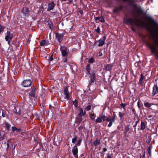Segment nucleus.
I'll use <instances>...</instances> for the list:
<instances>
[{"mask_svg": "<svg viewBox=\"0 0 158 158\" xmlns=\"http://www.w3.org/2000/svg\"><path fill=\"white\" fill-rule=\"evenodd\" d=\"M122 7L121 6H119L116 7L113 10V11L115 13H117L120 11L122 9Z\"/></svg>", "mask_w": 158, "mask_h": 158, "instance_id": "obj_17", "label": "nucleus"}, {"mask_svg": "<svg viewBox=\"0 0 158 158\" xmlns=\"http://www.w3.org/2000/svg\"><path fill=\"white\" fill-rule=\"evenodd\" d=\"M124 115V114L122 113L121 112H119V116L121 118H122Z\"/></svg>", "mask_w": 158, "mask_h": 158, "instance_id": "obj_37", "label": "nucleus"}, {"mask_svg": "<svg viewBox=\"0 0 158 158\" xmlns=\"http://www.w3.org/2000/svg\"><path fill=\"white\" fill-rule=\"evenodd\" d=\"M80 13H81V14H82V13H83V11H82V10L80 11Z\"/></svg>", "mask_w": 158, "mask_h": 158, "instance_id": "obj_52", "label": "nucleus"}, {"mask_svg": "<svg viewBox=\"0 0 158 158\" xmlns=\"http://www.w3.org/2000/svg\"><path fill=\"white\" fill-rule=\"evenodd\" d=\"M143 11L141 8L136 6L134 8L132 12L133 17L135 18L134 19L132 18L125 19L124 20L125 23L128 24L130 23L131 24H135L136 26H139V24L138 22H141L140 20L138 19V18L140 15L143 14Z\"/></svg>", "mask_w": 158, "mask_h": 158, "instance_id": "obj_1", "label": "nucleus"}, {"mask_svg": "<svg viewBox=\"0 0 158 158\" xmlns=\"http://www.w3.org/2000/svg\"><path fill=\"white\" fill-rule=\"evenodd\" d=\"M5 128L6 129L8 130H9L10 129V125L7 123H5Z\"/></svg>", "mask_w": 158, "mask_h": 158, "instance_id": "obj_23", "label": "nucleus"}, {"mask_svg": "<svg viewBox=\"0 0 158 158\" xmlns=\"http://www.w3.org/2000/svg\"><path fill=\"white\" fill-rule=\"evenodd\" d=\"M146 19L149 21V24L153 27L156 29V33L158 35V25L157 23L155 22L152 18L149 16H147ZM153 40L156 46L158 47V38H154Z\"/></svg>", "mask_w": 158, "mask_h": 158, "instance_id": "obj_2", "label": "nucleus"}, {"mask_svg": "<svg viewBox=\"0 0 158 158\" xmlns=\"http://www.w3.org/2000/svg\"><path fill=\"white\" fill-rule=\"evenodd\" d=\"M48 44V43L45 40H43L40 42V46H44Z\"/></svg>", "mask_w": 158, "mask_h": 158, "instance_id": "obj_16", "label": "nucleus"}, {"mask_svg": "<svg viewBox=\"0 0 158 158\" xmlns=\"http://www.w3.org/2000/svg\"><path fill=\"white\" fill-rule=\"evenodd\" d=\"M49 26L50 29L52 30L53 28V27L52 23H50L48 24Z\"/></svg>", "mask_w": 158, "mask_h": 158, "instance_id": "obj_33", "label": "nucleus"}, {"mask_svg": "<svg viewBox=\"0 0 158 158\" xmlns=\"http://www.w3.org/2000/svg\"><path fill=\"white\" fill-rule=\"evenodd\" d=\"M106 39V37L104 36L99 41L95 42L94 44L96 45L97 44L99 47L102 46L104 44Z\"/></svg>", "mask_w": 158, "mask_h": 158, "instance_id": "obj_5", "label": "nucleus"}, {"mask_svg": "<svg viewBox=\"0 0 158 158\" xmlns=\"http://www.w3.org/2000/svg\"><path fill=\"white\" fill-rule=\"evenodd\" d=\"M131 28L132 31H135V30H134V29L133 28V27H132Z\"/></svg>", "mask_w": 158, "mask_h": 158, "instance_id": "obj_54", "label": "nucleus"}, {"mask_svg": "<svg viewBox=\"0 0 158 158\" xmlns=\"http://www.w3.org/2000/svg\"><path fill=\"white\" fill-rule=\"evenodd\" d=\"M91 108V106L90 105H88L86 108V110L88 111Z\"/></svg>", "mask_w": 158, "mask_h": 158, "instance_id": "obj_36", "label": "nucleus"}, {"mask_svg": "<svg viewBox=\"0 0 158 158\" xmlns=\"http://www.w3.org/2000/svg\"><path fill=\"white\" fill-rule=\"evenodd\" d=\"M29 10L28 8L26 7H24L22 10V12L25 15H27L29 12Z\"/></svg>", "mask_w": 158, "mask_h": 158, "instance_id": "obj_14", "label": "nucleus"}, {"mask_svg": "<svg viewBox=\"0 0 158 158\" xmlns=\"http://www.w3.org/2000/svg\"><path fill=\"white\" fill-rule=\"evenodd\" d=\"M2 116L3 117H5V116H6V114H5L2 111Z\"/></svg>", "mask_w": 158, "mask_h": 158, "instance_id": "obj_45", "label": "nucleus"}, {"mask_svg": "<svg viewBox=\"0 0 158 158\" xmlns=\"http://www.w3.org/2000/svg\"><path fill=\"white\" fill-rule=\"evenodd\" d=\"M95 20L96 21L99 20L102 22H105L104 19L102 17H97L95 18Z\"/></svg>", "mask_w": 158, "mask_h": 158, "instance_id": "obj_18", "label": "nucleus"}, {"mask_svg": "<svg viewBox=\"0 0 158 158\" xmlns=\"http://www.w3.org/2000/svg\"><path fill=\"white\" fill-rule=\"evenodd\" d=\"M5 137L3 135H2L0 133V141H2L4 139Z\"/></svg>", "mask_w": 158, "mask_h": 158, "instance_id": "obj_28", "label": "nucleus"}, {"mask_svg": "<svg viewBox=\"0 0 158 158\" xmlns=\"http://www.w3.org/2000/svg\"><path fill=\"white\" fill-rule=\"evenodd\" d=\"M88 71V73L91 76H92V82H94V80L95 79V74L93 72L92 73V74H91L90 72V68H88V69H86Z\"/></svg>", "mask_w": 158, "mask_h": 158, "instance_id": "obj_15", "label": "nucleus"}, {"mask_svg": "<svg viewBox=\"0 0 158 158\" xmlns=\"http://www.w3.org/2000/svg\"><path fill=\"white\" fill-rule=\"evenodd\" d=\"M113 65L112 64H107L105 67V69L108 71H110L112 69Z\"/></svg>", "mask_w": 158, "mask_h": 158, "instance_id": "obj_19", "label": "nucleus"}, {"mask_svg": "<svg viewBox=\"0 0 158 158\" xmlns=\"http://www.w3.org/2000/svg\"><path fill=\"white\" fill-rule=\"evenodd\" d=\"M21 131V130L20 129H18L17 128L16 130V131Z\"/></svg>", "mask_w": 158, "mask_h": 158, "instance_id": "obj_48", "label": "nucleus"}, {"mask_svg": "<svg viewBox=\"0 0 158 158\" xmlns=\"http://www.w3.org/2000/svg\"><path fill=\"white\" fill-rule=\"evenodd\" d=\"M143 26H144V27H145V23H143Z\"/></svg>", "mask_w": 158, "mask_h": 158, "instance_id": "obj_58", "label": "nucleus"}, {"mask_svg": "<svg viewBox=\"0 0 158 158\" xmlns=\"http://www.w3.org/2000/svg\"><path fill=\"white\" fill-rule=\"evenodd\" d=\"M158 93V87L156 85L154 86L152 89V96H154Z\"/></svg>", "mask_w": 158, "mask_h": 158, "instance_id": "obj_8", "label": "nucleus"}, {"mask_svg": "<svg viewBox=\"0 0 158 158\" xmlns=\"http://www.w3.org/2000/svg\"><path fill=\"white\" fill-rule=\"evenodd\" d=\"M147 44V46L150 49L151 52L153 53L155 56L158 58V50L155 46L150 43H148Z\"/></svg>", "mask_w": 158, "mask_h": 158, "instance_id": "obj_3", "label": "nucleus"}, {"mask_svg": "<svg viewBox=\"0 0 158 158\" xmlns=\"http://www.w3.org/2000/svg\"><path fill=\"white\" fill-rule=\"evenodd\" d=\"M81 139H79L78 140V142H77V146H79L80 145V143H81Z\"/></svg>", "mask_w": 158, "mask_h": 158, "instance_id": "obj_35", "label": "nucleus"}, {"mask_svg": "<svg viewBox=\"0 0 158 158\" xmlns=\"http://www.w3.org/2000/svg\"><path fill=\"white\" fill-rule=\"evenodd\" d=\"M90 66V64H88L87 65V66L86 67V69H88V68H89Z\"/></svg>", "mask_w": 158, "mask_h": 158, "instance_id": "obj_49", "label": "nucleus"}, {"mask_svg": "<svg viewBox=\"0 0 158 158\" xmlns=\"http://www.w3.org/2000/svg\"><path fill=\"white\" fill-rule=\"evenodd\" d=\"M77 137L75 136L74 138H73L72 139V142L73 143H75L77 140Z\"/></svg>", "mask_w": 158, "mask_h": 158, "instance_id": "obj_29", "label": "nucleus"}, {"mask_svg": "<svg viewBox=\"0 0 158 158\" xmlns=\"http://www.w3.org/2000/svg\"><path fill=\"white\" fill-rule=\"evenodd\" d=\"M61 53L63 56H65L67 54L66 49H63L61 50Z\"/></svg>", "mask_w": 158, "mask_h": 158, "instance_id": "obj_22", "label": "nucleus"}, {"mask_svg": "<svg viewBox=\"0 0 158 158\" xmlns=\"http://www.w3.org/2000/svg\"><path fill=\"white\" fill-rule=\"evenodd\" d=\"M56 38L58 41L60 42L62 40L63 37V35L61 34L56 33Z\"/></svg>", "mask_w": 158, "mask_h": 158, "instance_id": "obj_10", "label": "nucleus"}, {"mask_svg": "<svg viewBox=\"0 0 158 158\" xmlns=\"http://www.w3.org/2000/svg\"><path fill=\"white\" fill-rule=\"evenodd\" d=\"M12 130L13 131H15L16 130L17 128L15 127H12Z\"/></svg>", "mask_w": 158, "mask_h": 158, "instance_id": "obj_42", "label": "nucleus"}, {"mask_svg": "<svg viewBox=\"0 0 158 158\" xmlns=\"http://www.w3.org/2000/svg\"><path fill=\"white\" fill-rule=\"evenodd\" d=\"M144 105L145 107H150L151 106V104L148 102H144Z\"/></svg>", "mask_w": 158, "mask_h": 158, "instance_id": "obj_27", "label": "nucleus"}, {"mask_svg": "<svg viewBox=\"0 0 158 158\" xmlns=\"http://www.w3.org/2000/svg\"><path fill=\"white\" fill-rule=\"evenodd\" d=\"M148 153L150 154L151 153V150L149 148H148Z\"/></svg>", "mask_w": 158, "mask_h": 158, "instance_id": "obj_43", "label": "nucleus"}, {"mask_svg": "<svg viewBox=\"0 0 158 158\" xmlns=\"http://www.w3.org/2000/svg\"><path fill=\"white\" fill-rule=\"evenodd\" d=\"M94 61V59L93 58H90L88 60V62L90 63H93Z\"/></svg>", "mask_w": 158, "mask_h": 158, "instance_id": "obj_34", "label": "nucleus"}, {"mask_svg": "<svg viewBox=\"0 0 158 158\" xmlns=\"http://www.w3.org/2000/svg\"><path fill=\"white\" fill-rule=\"evenodd\" d=\"M35 90H34L33 93L30 92L29 93V95L32 97L34 96V93H35Z\"/></svg>", "mask_w": 158, "mask_h": 158, "instance_id": "obj_38", "label": "nucleus"}, {"mask_svg": "<svg viewBox=\"0 0 158 158\" xmlns=\"http://www.w3.org/2000/svg\"><path fill=\"white\" fill-rule=\"evenodd\" d=\"M73 104L76 107L77 106V100H75L73 102Z\"/></svg>", "mask_w": 158, "mask_h": 158, "instance_id": "obj_30", "label": "nucleus"}, {"mask_svg": "<svg viewBox=\"0 0 158 158\" xmlns=\"http://www.w3.org/2000/svg\"><path fill=\"white\" fill-rule=\"evenodd\" d=\"M102 55V53L101 52H99L98 53V56H101Z\"/></svg>", "mask_w": 158, "mask_h": 158, "instance_id": "obj_40", "label": "nucleus"}, {"mask_svg": "<svg viewBox=\"0 0 158 158\" xmlns=\"http://www.w3.org/2000/svg\"><path fill=\"white\" fill-rule=\"evenodd\" d=\"M113 116H114L115 117L116 116L115 114H113Z\"/></svg>", "mask_w": 158, "mask_h": 158, "instance_id": "obj_57", "label": "nucleus"}, {"mask_svg": "<svg viewBox=\"0 0 158 158\" xmlns=\"http://www.w3.org/2000/svg\"><path fill=\"white\" fill-rule=\"evenodd\" d=\"M31 80H26L23 82V85L24 87H28L31 85Z\"/></svg>", "mask_w": 158, "mask_h": 158, "instance_id": "obj_6", "label": "nucleus"}, {"mask_svg": "<svg viewBox=\"0 0 158 158\" xmlns=\"http://www.w3.org/2000/svg\"><path fill=\"white\" fill-rule=\"evenodd\" d=\"M72 152L74 157L76 158H78L77 155L78 149L77 146H74L72 149Z\"/></svg>", "mask_w": 158, "mask_h": 158, "instance_id": "obj_7", "label": "nucleus"}, {"mask_svg": "<svg viewBox=\"0 0 158 158\" xmlns=\"http://www.w3.org/2000/svg\"><path fill=\"white\" fill-rule=\"evenodd\" d=\"M55 6V4L52 2L49 3L48 5V10H50L53 9Z\"/></svg>", "mask_w": 158, "mask_h": 158, "instance_id": "obj_13", "label": "nucleus"}, {"mask_svg": "<svg viewBox=\"0 0 158 158\" xmlns=\"http://www.w3.org/2000/svg\"><path fill=\"white\" fill-rule=\"evenodd\" d=\"M129 130V128H127V129H126V130H127V131H128V130Z\"/></svg>", "mask_w": 158, "mask_h": 158, "instance_id": "obj_59", "label": "nucleus"}, {"mask_svg": "<svg viewBox=\"0 0 158 158\" xmlns=\"http://www.w3.org/2000/svg\"><path fill=\"white\" fill-rule=\"evenodd\" d=\"M103 152H105L107 151V149L106 148H104L103 149Z\"/></svg>", "mask_w": 158, "mask_h": 158, "instance_id": "obj_47", "label": "nucleus"}, {"mask_svg": "<svg viewBox=\"0 0 158 158\" xmlns=\"http://www.w3.org/2000/svg\"><path fill=\"white\" fill-rule=\"evenodd\" d=\"M50 60L52 61L53 60V58L52 57V56L51 55L50 57Z\"/></svg>", "mask_w": 158, "mask_h": 158, "instance_id": "obj_46", "label": "nucleus"}, {"mask_svg": "<svg viewBox=\"0 0 158 158\" xmlns=\"http://www.w3.org/2000/svg\"><path fill=\"white\" fill-rule=\"evenodd\" d=\"M1 2V1H0V2Z\"/></svg>", "mask_w": 158, "mask_h": 158, "instance_id": "obj_62", "label": "nucleus"}, {"mask_svg": "<svg viewBox=\"0 0 158 158\" xmlns=\"http://www.w3.org/2000/svg\"><path fill=\"white\" fill-rule=\"evenodd\" d=\"M66 60H65V62H66Z\"/></svg>", "mask_w": 158, "mask_h": 158, "instance_id": "obj_61", "label": "nucleus"}, {"mask_svg": "<svg viewBox=\"0 0 158 158\" xmlns=\"http://www.w3.org/2000/svg\"><path fill=\"white\" fill-rule=\"evenodd\" d=\"M96 32L98 33H99L100 32V29L99 27H98L97 29L95 30Z\"/></svg>", "mask_w": 158, "mask_h": 158, "instance_id": "obj_39", "label": "nucleus"}, {"mask_svg": "<svg viewBox=\"0 0 158 158\" xmlns=\"http://www.w3.org/2000/svg\"><path fill=\"white\" fill-rule=\"evenodd\" d=\"M79 115L80 116H84L85 114V112H83V110L81 108H80L79 110Z\"/></svg>", "mask_w": 158, "mask_h": 158, "instance_id": "obj_20", "label": "nucleus"}, {"mask_svg": "<svg viewBox=\"0 0 158 158\" xmlns=\"http://www.w3.org/2000/svg\"><path fill=\"white\" fill-rule=\"evenodd\" d=\"M106 120L108 122H110V118H106L105 119L104 121Z\"/></svg>", "mask_w": 158, "mask_h": 158, "instance_id": "obj_44", "label": "nucleus"}, {"mask_svg": "<svg viewBox=\"0 0 158 158\" xmlns=\"http://www.w3.org/2000/svg\"><path fill=\"white\" fill-rule=\"evenodd\" d=\"M107 158H111V157L110 156H107Z\"/></svg>", "mask_w": 158, "mask_h": 158, "instance_id": "obj_53", "label": "nucleus"}, {"mask_svg": "<svg viewBox=\"0 0 158 158\" xmlns=\"http://www.w3.org/2000/svg\"><path fill=\"white\" fill-rule=\"evenodd\" d=\"M100 143V142L99 140H98L97 139L94 142V146L96 148L97 146Z\"/></svg>", "mask_w": 158, "mask_h": 158, "instance_id": "obj_21", "label": "nucleus"}, {"mask_svg": "<svg viewBox=\"0 0 158 158\" xmlns=\"http://www.w3.org/2000/svg\"><path fill=\"white\" fill-rule=\"evenodd\" d=\"M106 118V117L104 115H102L101 117H98L96 120V123H100L102 121H104L105 119Z\"/></svg>", "mask_w": 158, "mask_h": 158, "instance_id": "obj_9", "label": "nucleus"}, {"mask_svg": "<svg viewBox=\"0 0 158 158\" xmlns=\"http://www.w3.org/2000/svg\"><path fill=\"white\" fill-rule=\"evenodd\" d=\"M113 122L110 121L109 124L108 125V127H111L112 125Z\"/></svg>", "mask_w": 158, "mask_h": 158, "instance_id": "obj_41", "label": "nucleus"}, {"mask_svg": "<svg viewBox=\"0 0 158 158\" xmlns=\"http://www.w3.org/2000/svg\"><path fill=\"white\" fill-rule=\"evenodd\" d=\"M35 90V89L33 88L32 89V90H31V92H32V93H33V91H34V90Z\"/></svg>", "mask_w": 158, "mask_h": 158, "instance_id": "obj_51", "label": "nucleus"}, {"mask_svg": "<svg viewBox=\"0 0 158 158\" xmlns=\"http://www.w3.org/2000/svg\"><path fill=\"white\" fill-rule=\"evenodd\" d=\"M82 128V127H79L78 128H79V129H81Z\"/></svg>", "mask_w": 158, "mask_h": 158, "instance_id": "obj_56", "label": "nucleus"}, {"mask_svg": "<svg viewBox=\"0 0 158 158\" xmlns=\"http://www.w3.org/2000/svg\"><path fill=\"white\" fill-rule=\"evenodd\" d=\"M115 119V117L114 116H113V117L110 118V121L114 122Z\"/></svg>", "mask_w": 158, "mask_h": 158, "instance_id": "obj_32", "label": "nucleus"}, {"mask_svg": "<svg viewBox=\"0 0 158 158\" xmlns=\"http://www.w3.org/2000/svg\"><path fill=\"white\" fill-rule=\"evenodd\" d=\"M145 128V125L144 122H141V129L142 130H144Z\"/></svg>", "mask_w": 158, "mask_h": 158, "instance_id": "obj_24", "label": "nucleus"}, {"mask_svg": "<svg viewBox=\"0 0 158 158\" xmlns=\"http://www.w3.org/2000/svg\"><path fill=\"white\" fill-rule=\"evenodd\" d=\"M140 76L141 77L139 80V82L140 83H142L143 82V80L144 78V77L143 76L142 74H141Z\"/></svg>", "mask_w": 158, "mask_h": 158, "instance_id": "obj_25", "label": "nucleus"}, {"mask_svg": "<svg viewBox=\"0 0 158 158\" xmlns=\"http://www.w3.org/2000/svg\"><path fill=\"white\" fill-rule=\"evenodd\" d=\"M13 38V34H11L10 31H7L5 35V39L6 41H7L9 45L10 44V40H11Z\"/></svg>", "mask_w": 158, "mask_h": 158, "instance_id": "obj_4", "label": "nucleus"}, {"mask_svg": "<svg viewBox=\"0 0 158 158\" xmlns=\"http://www.w3.org/2000/svg\"><path fill=\"white\" fill-rule=\"evenodd\" d=\"M89 117L91 119L94 120L96 117V115L94 114V112L93 111L89 112Z\"/></svg>", "mask_w": 158, "mask_h": 158, "instance_id": "obj_12", "label": "nucleus"}, {"mask_svg": "<svg viewBox=\"0 0 158 158\" xmlns=\"http://www.w3.org/2000/svg\"><path fill=\"white\" fill-rule=\"evenodd\" d=\"M132 111L133 112H134L135 111V110L133 108L132 109Z\"/></svg>", "mask_w": 158, "mask_h": 158, "instance_id": "obj_55", "label": "nucleus"}, {"mask_svg": "<svg viewBox=\"0 0 158 158\" xmlns=\"http://www.w3.org/2000/svg\"><path fill=\"white\" fill-rule=\"evenodd\" d=\"M64 94L65 96V99H67V100H69L70 98V96L69 90L68 88H66L64 90Z\"/></svg>", "mask_w": 158, "mask_h": 158, "instance_id": "obj_11", "label": "nucleus"}, {"mask_svg": "<svg viewBox=\"0 0 158 158\" xmlns=\"http://www.w3.org/2000/svg\"><path fill=\"white\" fill-rule=\"evenodd\" d=\"M82 119H81H81H80V121H82Z\"/></svg>", "mask_w": 158, "mask_h": 158, "instance_id": "obj_60", "label": "nucleus"}, {"mask_svg": "<svg viewBox=\"0 0 158 158\" xmlns=\"http://www.w3.org/2000/svg\"><path fill=\"white\" fill-rule=\"evenodd\" d=\"M152 117V115H150L148 116V118H150Z\"/></svg>", "mask_w": 158, "mask_h": 158, "instance_id": "obj_50", "label": "nucleus"}, {"mask_svg": "<svg viewBox=\"0 0 158 158\" xmlns=\"http://www.w3.org/2000/svg\"><path fill=\"white\" fill-rule=\"evenodd\" d=\"M120 106L122 107H123L124 109H125V107L126 106V105L125 103H122L120 104Z\"/></svg>", "mask_w": 158, "mask_h": 158, "instance_id": "obj_31", "label": "nucleus"}, {"mask_svg": "<svg viewBox=\"0 0 158 158\" xmlns=\"http://www.w3.org/2000/svg\"><path fill=\"white\" fill-rule=\"evenodd\" d=\"M10 145H12V144L11 143V139H9V140H8V141L7 142V148H9V147Z\"/></svg>", "mask_w": 158, "mask_h": 158, "instance_id": "obj_26", "label": "nucleus"}]
</instances>
